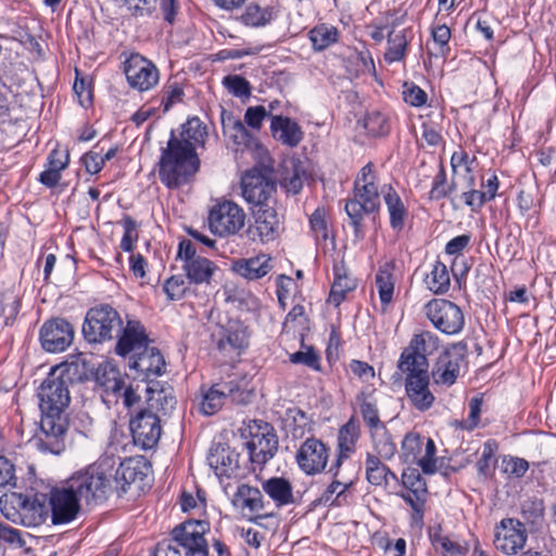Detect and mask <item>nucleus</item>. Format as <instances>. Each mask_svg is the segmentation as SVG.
<instances>
[{
    "label": "nucleus",
    "instance_id": "obj_31",
    "mask_svg": "<svg viewBox=\"0 0 556 556\" xmlns=\"http://www.w3.org/2000/svg\"><path fill=\"white\" fill-rule=\"evenodd\" d=\"M146 475L140 469V462L128 458L119 464L115 471L114 483L117 495L126 493L131 484L142 482Z\"/></svg>",
    "mask_w": 556,
    "mask_h": 556
},
{
    "label": "nucleus",
    "instance_id": "obj_16",
    "mask_svg": "<svg viewBox=\"0 0 556 556\" xmlns=\"http://www.w3.org/2000/svg\"><path fill=\"white\" fill-rule=\"evenodd\" d=\"M248 327L239 320H230L222 327L216 338L217 350L233 359L239 357L249 346Z\"/></svg>",
    "mask_w": 556,
    "mask_h": 556
},
{
    "label": "nucleus",
    "instance_id": "obj_48",
    "mask_svg": "<svg viewBox=\"0 0 556 556\" xmlns=\"http://www.w3.org/2000/svg\"><path fill=\"white\" fill-rule=\"evenodd\" d=\"M439 343L440 340L438 336L431 331H424L415 334L409 341V345L413 346V350L417 354L424 355L425 358L433 354L439 349Z\"/></svg>",
    "mask_w": 556,
    "mask_h": 556
},
{
    "label": "nucleus",
    "instance_id": "obj_53",
    "mask_svg": "<svg viewBox=\"0 0 556 556\" xmlns=\"http://www.w3.org/2000/svg\"><path fill=\"white\" fill-rule=\"evenodd\" d=\"M521 515L531 525H539L544 516V502L538 497H528L521 503Z\"/></svg>",
    "mask_w": 556,
    "mask_h": 556
},
{
    "label": "nucleus",
    "instance_id": "obj_58",
    "mask_svg": "<svg viewBox=\"0 0 556 556\" xmlns=\"http://www.w3.org/2000/svg\"><path fill=\"white\" fill-rule=\"evenodd\" d=\"M223 86L235 97L248 98L251 96L250 83L240 75H227L223 79Z\"/></svg>",
    "mask_w": 556,
    "mask_h": 556
},
{
    "label": "nucleus",
    "instance_id": "obj_23",
    "mask_svg": "<svg viewBox=\"0 0 556 556\" xmlns=\"http://www.w3.org/2000/svg\"><path fill=\"white\" fill-rule=\"evenodd\" d=\"M94 380L97 386L103 390L104 402H117V395L124 388L125 377L113 364L110 362L100 364L96 370Z\"/></svg>",
    "mask_w": 556,
    "mask_h": 556
},
{
    "label": "nucleus",
    "instance_id": "obj_24",
    "mask_svg": "<svg viewBox=\"0 0 556 556\" xmlns=\"http://www.w3.org/2000/svg\"><path fill=\"white\" fill-rule=\"evenodd\" d=\"M129 367L139 372L138 377L148 381L163 374L165 361L156 348L146 346L132 356Z\"/></svg>",
    "mask_w": 556,
    "mask_h": 556
},
{
    "label": "nucleus",
    "instance_id": "obj_50",
    "mask_svg": "<svg viewBox=\"0 0 556 556\" xmlns=\"http://www.w3.org/2000/svg\"><path fill=\"white\" fill-rule=\"evenodd\" d=\"M497 443L494 440H488L482 446L481 456L477 462V470L484 478L491 476L496 465Z\"/></svg>",
    "mask_w": 556,
    "mask_h": 556
},
{
    "label": "nucleus",
    "instance_id": "obj_46",
    "mask_svg": "<svg viewBox=\"0 0 556 556\" xmlns=\"http://www.w3.org/2000/svg\"><path fill=\"white\" fill-rule=\"evenodd\" d=\"M425 437L417 432L407 433L402 441L401 457L405 463L417 464L421 459Z\"/></svg>",
    "mask_w": 556,
    "mask_h": 556
},
{
    "label": "nucleus",
    "instance_id": "obj_14",
    "mask_svg": "<svg viewBox=\"0 0 556 556\" xmlns=\"http://www.w3.org/2000/svg\"><path fill=\"white\" fill-rule=\"evenodd\" d=\"M329 452V447L321 440L308 438L300 445L295 459L305 475L315 476L325 470Z\"/></svg>",
    "mask_w": 556,
    "mask_h": 556
},
{
    "label": "nucleus",
    "instance_id": "obj_12",
    "mask_svg": "<svg viewBox=\"0 0 556 556\" xmlns=\"http://www.w3.org/2000/svg\"><path fill=\"white\" fill-rule=\"evenodd\" d=\"M134 441L143 450L154 447L162 434L161 417L150 408L140 409L130 420Z\"/></svg>",
    "mask_w": 556,
    "mask_h": 556
},
{
    "label": "nucleus",
    "instance_id": "obj_42",
    "mask_svg": "<svg viewBox=\"0 0 556 556\" xmlns=\"http://www.w3.org/2000/svg\"><path fill=\"white\" fill-rule=\"evenodd\" d=\"M275 18L274 9L270 7L262 8L258 4H249L239 20L249 27H263Z\"/></svg>",
    "mask_w": 556,
    "mask_h": 556
},
{
    "label": "nucleus",
    "instance_id": "obj_22",
    "mask_svg": "<svg viewBox=\"0 0 556 556\" xmlns=\"http://www.w3.org/2000/svg\"><path fill=\"white\" fill-rule=\"evenodd\" d=\"M115 352L117 355L126 356L129 353L137 354L148 346V336L142 324L138 320H127L126 326L122 325V331L117 337Z\"/></svg>",
    "mask_w": 556,
    "mask_h": 556
},
{
    "label": "nucleus",
    "instance_id": "obj_20",
    "mask_svg": "<svg viewBox=\"0 0 556 556\" xmlns=\"http://www.w3.org/2000/svg\"><path fill=\"white\" fill-rule=\"evenodd\" d=\"M232 505L244 518L253 522L266 516V514H262L265 503L261 490L249 484H240L237 488L232 497Z\"/></svg>",
    "mask_w": 556,
    "mask_h": 556
},
{
    "label": "nucleus",
    "instance_id": "obj_39",
    "mask_svg": "<svg viewBox=\"0 0 556 556\" xmlns=\"http://www.w3.org/2000/svg\"><path fill=\"white\" fill-rule=\"evenodd\" d=\"M394 265L392 263H386L381 266L376 274V286L379 293L380 302L383 306L389 305L392 302L394 293V278H393Z\"/></svg>",
    "mask_w": 556,
    "mask_h": 556
},
{
    "label": "nucleus",
    "instance_id": "obj_2",
    "mask_svg": "<svg viewBox=\"0 0 556 556\" xmlns=\"http://www.w3.org/2000/svg\"><path fill=\"white\" fill-rule=\"evenodd\" d=\"M207 136V127L199 117L188 118L179 136L174 130L170 132L159 162V177L167 188L180 187L199 170L197 149L204 147Z\"/></svg>",
    "mask_w": 556,
    "mask_h": 556
},
{
    "label": "nucleus",
    "instance_id": "obj_51",
    "mask_svg": "<svg viewBox=\"0 0 556 556\" xmlns=\"http://www.w3.org/2000/svg\"><path fill=\"white\" fill-rule=\"evenodd\" d=\"M389 48L384 53V59L389 63L399 62L405 55L407 39L402 31H391L388 37Z\"/></svg>",
    "mask_w": 556,
    "mask_h": 556
},
{
    "label": "nucleus",
    "instance_id": "obj_60",
    "mask_svg": "<svg viewBox=\"0 0 556 556\" xmlns=\"http://www.w3.org/2000/svg\"><path fill=\"white\" fill-rule=\"evenodd\" d=\"M425 448L422 447L419 467L426 475H432L437 471L435 444L431 438H425Z\"/></svg>",
    "mask_w": 556,
    "mask_h": 556
},
{
    "label": "nucleus",
    "instance_id": "obj_33",
    "mask_svg": "<svg viewBox=\"0 0 556 556\" xmlns=\"http://www.w3.org/2000/svg\"><path fill=\"white\" fill-rule=\"evenodd\" d=\"M333 276L328 302L339 306L344 301L346 293L356 288V280L350 276L343 262L334 264Z\"/></svg>",
    "mask_w": 556,
    "mask_h": 556
},
{
    "label": "nucleus",
    "instance_id": "obj_11",
    "mask_svg": "<svg viewBox=\"0 0 556 556\" xmlns=\"http://www.w3.org/2000/svg\"><path fill=\"white\" fill-rule=\"evenodd\" d=\"M75 329L65 318L54 317L40 328L39 340L42 349L49 353L64 352L74 341Z\"/></svg>",
    "mask_w": 556,
    "mask_h": 556
},
{
    "label": "nucleus",
    "instance_id": "obj_17",
    "mask_svg": "<svg viewBox=\"0 0 556 556\" xmlns=\"http://www.w3.org/2000/svg\"><path fill=\"white\" fill-rule=\"evenodd\" d=\"M281 222L274 207L262 206L254 212V224L250 225L247 235L252 241L267 243L276 240L281 231Z\"/></svg>",
    "mask_w": 556,
    "mask_h": 556
},
{
    "label": "nucleus",
    "instance_id": "obj_29",
    "mask_svg": "<svg viewBox=\"0 0 556 556\" xmlns=\"http://www.w3.org/2000/svg\"><path fill=\"white\" fill-rule=\"evenodd\" d=\"M270 132L275 140L289 148L299 146L304 137L300 125L282 115H270Z\"/></svg>",
    "mask_w": 556,
    "mask_h": 556
},
{
    "label": "nucleus",
    "instance_id": "obj_7",
    "mask_svg": "<svg viewBox=\"0 0 556 556\" xmlns=\"http://www.w3.org/2000/svg\"><path fill=\"white\" fill-rule=\"evenodd\" d=\"M43 500L49 498L53 525L67 523L79 513V496L70 481L68 486L50 489L48 494L40 493Z\"/></svg>",
    "mask_w": 556,
    "mask_h": 556
},
{
    "label": "nucleus",
    "instance_id": "obj_26",
    "mask_svg": "<svg viewBox=\"0 0 556 556\" xmlns=\"http://www.w3.org/2000/svg\"><path fill=\"white\" fill-rule=\"evenodd\" d=\"M2 516L14 522H23L22 514L35 511V498L22 492L5 493L0 497Z\"/></svg>",
    "mask_w": 556,
    "mask_h": 556
},
{
    "label": "nucleus",
    "instance_id": "obj_18",
    "mask_svg": "<svg viewBox=\"0 0 556 556\" xmlns=\"http://www.w3.org/2000/svg\"><path fill=\"white\" fill-rule=\"evenodd\" d=\"M528 534L522 522L514 518L503 519L494 538L495 547L506 555H515L527 541Z\"/></svg>",
    "mask_w": 556,
    "mask_h": 556
},
{
    "label": "nucleus",
    "instance_id": "obj_59",
    "mask_svg": "<svg viewBox=\"0 0 556 556\" xmlns=\"http://www.w3.org/2000/svg\"><path fill=\"white\" fill-rule=\"evenodd\" d=\"M403 485L417 494L428 493L427 483L416 468H407L402 473Z\"/></svg>",
    "mask_w": 556,
    "mask_h": 556
},
{
    "label": "nucleus",
    "instance_id": "obj_28",
    "mask_svg": "<svg viewBox=\"0 0 556 556\" xmlns=\"http://www.w3.org/2000/svg\"><path fill=\"white\" fill-rule=\"evenodd\" d=\"M208 466L218 477L236 478L239 476V454L229 447L216 446L207 456Z\"/></svg>",
    "mask_w": 556,
    "mask_h": 556
},
{
    "label": "nucleus",
    "instance_id": "obj_52",
    "mask_svg": "<svg viewBox=\"0 0 556 556\" xmlns=\"http://www.w3.org/2000/svg\"><path fill=\"white\" fill-rule=\"evenodd\" d=\"M476 179L473 175L466 177L467 191L462 193L464 203L470 207L472 212H478L488 201L483 191L475 189Z\"/></svg>",
    "mask_w": 556,
    "mask_h": 556
},
{
    "label": "nucleus",
    "instance_id": "obj_41",
    "mask_svg": "<svg viewBox=\"0 0 556 556\" xmlns=\"http://www.w3.org/2000/svg\"><path fill=\"white\" fill-rule=\"evenodd\" d=\"M285 428L294 439H301L311 430V418L301 408H290L286 414Z\"/></svg>",
    "mask_w": 556,
    "mask_h": 556
},
{
    "label": "nucleus",
    "instance_id": "obj_8",
    "mask_svg": "<svg viewBox=\"0 0 556 556\" xmlns=\"http://www.w3.org/2000/svg\"><path fill=\"white\" fill-rule=\"evenodd\" d=\"M466 350V344L459 342L439 355L431 369V378L434 384L448 388L456 382Z\"/></svg>",
    "mask_w": 556,
    "mask_h": 556
},
{
    "label": "nucleus",
    "instance_id": "obj_32",
    "mask_svg": "<svg viewBox=\"0 0 556 556\" xmlns=\"http://www.w3.org/2000/svg\"><path fill=\"white\" fill-rule=\"evenodd\" d=\"M262 489L273 500L276 507H283L295 503L292 484L286 478L271 477L264 480Z\"/></svg>",
    "mask_w": 556,
    "mask_h": 556
},
{
    "label": "nucleus",
    "instance_id": "obj_38",
    "mask_svg": "<svg viewBox=\"0 0 556 556\" xmlns=\"http://www.w3.org/2000/svg\"><path fill=\"white\" fill-rule=\"evenodd\" d=\"M146 391L149 393L148 408L152 412L160 416H167L175 409L177 401L170 391L155 390L151 387H147Z\"/></svg>",
    "mask_w": 556,
    "mask_h": 556
},
{
    "label": "nucleus",
    "instance_id": "obj_55",
    "mask_svg": "<svg viewBox=\"0 0 556 556\" xmlns=\"http://www.w3.org/2000/svg\"><path fill=\"white\" fill-rule=\"evenodd\" d=\"M189 281L182 275H174L165 280L163 291L170 301L181 300L189 289Z\"/></svg>",
    "mask_w": 556,
    "mask_h": 556
},
{
    "label": "nucleus",
    "instance_id": "obj_40",
    "mask_svg": "<svg viewBox=\"0 0 556 556\" xmlns=\"http://www.w3.org/2000/svg\"><path fill=\"white\" fill-rule=\"evenodd\" d=\"M369 432L377 456L390 460L396 453V444L393 442L386 425Z\"/></svg>",
    "mask_w": 556,
    "mask_h": 556
},
{
    "label": "nucleus",
    "instance_id": "obj_36",
    "mask_svg": "<svg viewBox=\"0 0 556 556\" xmlns=\"http://www.w3.org/2000/svg\"><path fill=\"white\" fill-rule=\"evenodd\" d=\"M359 437V422L352 416L349 421L339 429L337 451H340L341 457H351L352 454H354Z\"/></svg>",
    "mask_w": 556,
    "mask_h": 556
},
{
    "label": "nucleus",
    "instance_id": "obj_6",
    "mask_svg": "<svg viewBox=\"0 0 556 556\" xmlns=\"http://www.w3.org/2000/svg\"><path fill=\"white\" fill-rule=\"evenodd\" d=\"M425 313L431 324L445 334L459 333L465 325L463 311L445 299H433L425 306Z\"/></svg>",
    "mask_w": 556,
    "mask_h": 556
},
{
    "label": "nucleus",
    "instance_id": "obj_1",
    "mask_svg": "<svg viewBox=\"0 0 556 556\" xmlns=\"http://www.w3.org/2000/svg\"><path fill=\"white\" fill-rule=\"evenodd\" d=\"M66 370V364L53 366L40 386L41 419L37 447L43 454L60 456L66 448L68 420L64 409L71 401L67 388L71 379Z\"/></svg>",
    "mask_w": 556,
    "mask_h": 556
},
{
    "label": "nucleus",
    "instance_id": "obj_63",
    "mask_svg": "<svg viewBox=\"0 0 556 556\" xmlns=\"http://www.w3.org/2000/svg\"><path fill=\"white\" fill-rule=\"evenodd\" d=\"M432 39L434 45L437 46L435 55L445 56L448 52V42L451 39V30L450 28L443 24L433 26L431 29Z\"/></svg>",
    "mask_w": 556,
    "mask_h": 556
},
{
    "label": "nucleus",
    "instance_id": "obj_61",
    "mask_svg": "<svg viewBox=\"0 0 556 556\" xmlns=\"http://www.w3.org/2000/svg\"><path fill=\"white\" fill-rule=\"evenodd\" d=\"M447 177L443 164H440L439 172L433 178L432 187L429 192L431 201H439L448 197Z\"/></svg>",
    "mask_w": 556,
    "mask_h": 556
},
{
    "label": "nucleus",
    "instance_id": "obj_43",
    "mask_svg": "<svg viewBox=\"0 0 556 556\" xmlns=\"http://www.w3.org/2000/svg\"><path fill=\"white\" fill-rule=\"evenodd\" d=\"M428 289L434 294H444L451 287L450 273L446 265L435 261L430 274L426 278Z\"/></svg>",
    "mask_w": 556,
    "mask_h": 556
},
{
    "label": "nucleus",
    "instance_id": "obj_47",
    "mask_svg": "<svg viewBox=\"0 0 556 556\" xmlns=\"http://www.w3.org/2000/svg\"><path fill=\"white\" fill-rule=\"evenodd\" d=\"M309 39L315 50H324L338 40V29L334 26L320 24L309 31Z\"/></svg>",
    "mask_w": 556,
    "mask_h": 556
},
{
    "label": "nucleus",
    "instance_id": "obj_35",
    "mask_svg": "<svg viewBox=\"0 0 556 556\" xmlns=\"http://www.w3.org/2000/svg\"><path fill=\"white\" fill-rule=\"evenodd\" d=\"M397 369L405 374V378L413 376H429V363L424 355L417 354L409 344L402 351L397 361Z\"/></svg>",
    "mask_w": 556,
    "mask_h": 556
},
{
    "label": "nucleus",
    "instance_id": "obj_15",
    "mask_svg": "<svg viewBox=\"0 0 556 556\" xmlns=\"http://www.w3.org/2000/svg\"><path fill=\"white\" fill-rule=\"evenodd\" d=\"M241 190L248 203L262 207L267 205L266 202L276 191V184L271 177L254 168L243 175Z\"/></svg>",
    "mask_w": 556,
    "mask_h": 556
},
{
    "label": "nucleus",
    "instance_id": "obj_9",
    "mask_svg": "<svg viewBox=\"0 0 556 556\" xmlns=\"http://www.w3.org/2000/svg\"><path fill=\"white\" fill-rule=\"evenodd\" d=\"M248 396L249 394L237 380L217 382L203 393L201 410L205 415H214L222 408L226 400L242 404L247 402Z\"/></svg>",
    "mask_w": 556,
    "mask_h": 556
},
{
    "label": "nucleus",
    "instance_id": "obj_5",
    "mask_svg": "<svg viewBox=\"0 0 556 556\" xmlns=\"http://www.w3.org/2000/svg\"><path fill=\"white\" fill-rule=\"evenodd\" d=\"M210 526L204 520H187L176 526L170 532L172 544L185 556H208L205 533Z\"/></svg>",
    "mask_w": 556,
    "mask_h": 556
},
{
    "label": "nucleus",
    "instance_id": "obj_64",
    "mask_svg": "<svg viewBox=\"0 0 556 556\" xmlns=\"http://www.w3.org/2000/svg\"><path fill=\"white\" fill-rule=\"evenodd\" d=\"M403 99L404 101L415 108L422 106L426 104L428 96L417 85L413 83H405L403 85Z\"/></svg>",
    "mask_w": 556,
    "mask_h": 556
},
{
    "label": "nucleus",
    "instance_id": "obj_10",
    "mask_svg": "<svg viewBox=\"0 0 556 556\" xmlns=\"http://www.w3.org/2000/svg\"><path fill=\"white\" fill-rule=\"evenodd\" d=\"M245 214L242 208L231 201L216 204L210 212L211 230L218 236L237 233L244 225Z\"/></svg>",
    "mask_w": 556,
    "mask_h": 556
},
{
    "label": "nucleus",
    "instance_id": "obj_56",
    "mask_svg": "<svg viewBox=\"0 0 556 556\" xmlns=\"http://www.w3.org/2000/svg\"><path fill=\"white\" fill-rule=\"evenodd\" d=\"M350 486L351 483L341 482L333 478L332 482L323 492L319 501L330 506H340V498L344 496Z\"/></svg>",
    "mask_w": 556,
    "mask_h": 556
},
{
    "label": "nucleus",
    "instance_id": "obj_57",
    "mask_svg": "<svg viewBox=\"0 0 556 556\" xmlns=\"http://www.w3.org/2000/svg\"><path fill=\"white\" fill-rule=\"evenodd\" d=\"M311 229L315 239L319 241H327L330 238L328 224L326 220V211L323 207H317L309 218Z\"/></svg>",
    "mask_w": 556,
    "mask_h": 556
},
{
    "label": "nucleus",
    "instance_id": "obj_21",
    "mask_svg": "<svg viewBox=\"0 0 556 556\" xmlns=\"http://www.w3.org/2000/svg\"><path fill=\"white\" fill-rule=\"evenodd\" d=\"M71 482L75 488L79 500L90 502H102L108 497L110 481L103 473H84L72 478Z\"/></svg>",
    "mask_w": 556,
    "mask_h": 556
},
{
    "label": "nucleus",
    "instance_id": "obj_34",
    "mask_svg": "<svg viewBox=\"0 0 556 556\" xmlns=\"http://www.w3.org/2000/svg\"><path fill=\"white\" fill-rule=\"evenodd\" d=\"M383 200L390 217V226L395 231H401L405 226L408 212L399 193L391 187L384 185L381 188Z\"/></svg>",
    "mask_w": 556,
    "mask_h": 556
},
{
    "label": "nucleus",
    "instance_id": "obj_3",
    "mask_svg": "<svg viewBox=\"0 0 556 556\" xmlns=\"http://www.w3.org/2000/svg\"><path fill=\"white\" fill-rule=\"evenodd\" d=\"M380 206V191L375 165L368 162L362 167L354 181L353 197L345 203L344 211L356 237L363 236L362 225L365 215Z\"/></svg>",
    "mask_w": 556,
    "mask_h": 556
},
{
    "label": "nucleus",
    "instance_id": "obj_27",
    "mask_svg": "<svg viewBox=\"0 0 556 556\" xmlns=\"http://www.w3.org/2000/svg\"><path fill=\"white\" fill-rule=\"evenodd\" d=\"M429 376L405 378V392L410 404L419 412L430 409L435 401L429 388Z\"/></svg>",
    "mask_w": 556,
    "mask_h": 556
},
{
    "label": "nucleus",
    "instance_id": "obj_45",
    "mask_svg": "<svg viewBox=\"0 0 556 556\" xmlns=\"http://www.w3.org/2000/svg\"><path fill=\"white\" fill-rule=\"evenodd\" d=\"M364 127L372 137H383L391 131L390 116L381 111L372 110L364 117Z\"/></svg>",
    "mask_w": 556,
    "mask_h": 556
},
{
    "label": "nucleus",
    "instance_id": "obj_13",
    "mask_svg": "<svg viewBox=\"0 0 556 556\" xmlns=\"http://www.w3.org/2000/svg\"><path fill=\"white\" fill-rule=\"evenodd\" d=\"M124 73L129 86L139 91H148L159 83V70L148 59L138 53L131 54L124 63Z\"/></svg>",
    "mask_w": 556,
    "mask_h": 556
},
{
    "label": "nucleus",
    "instance_id": "obj_4",
    "mask_svg": "<svg viewBox=\"0 0 556 556\" xmlns=\"http://www.w3.org/2000/svg\"><path fill=\"white\" fill-rule=\"evenodd\" d=\"M123 319L110 304H99L87 311L83 324V336L89 343H103L117 338Z\"/></svg>",
    "mask_w": 556,
    "mask_h": 556
},
{
    "label": "nucleus",
    "instance_id": "obj_19",
    "mask_svg": "<svg viewBox=\"0 0 556 556\" xmlns=\"http://www.w3.org/2000/svg\"><path fill=\"white\" fill-rule=\"evenodd\" d=\"M247 448L251 462L263 466L275 456L278 450V438L273 428L265 424L256 432L251 433V439L247 442Z\"/></svg>",
    "mask_w": 556,
    "mask_h": 556
},
{
    "label": "nucleus",
    "instance_id": "obj_37",
    "mask_svg": "<svg viewBox=\"0 0 556 556\" xmlns=\"http://www.w3.org/2000/svg\"><path fill=\"white\" fill-rule=\"evenodd\" d=\"M224 132L232 140L237 151L252 148L255 144L253 135L245 128L240 119H229L223 122Z\"/></svg>",
    "mask_w": 556,
    "mask_h": 556
},
{
    "label": "nucleus",
    "instance_id": "obj_44",
    "mask_svg": "<svg viewBox=\"0 0 556 556\" xmlns=\"http://www.w3.org/2000/svg\"><path fill=\"white\" fill-rule=\"evenodd\" d=\"M356 400L359 404V413L362 418L369 431L384 426V424L380 420L377 403L372 400L370 394L362 392L357 395Z\"/></svg>",
    "mask_w": 556,
    "mask_h": 556
},
{
    "label": "nucleus",
    "instance_id": "obj_54",
    "mask_svg": "<svg viewBox=\"0 0 556 556\" xmlns=\"http://www.w3.org/2000/svg\"><path fill=\"white\" fill-rule=\"evenodd\" d=\"M400 496L410 506L413 510V522L416 525H422L428 493L419 495L415 492L408 491L406 493H401Z\"/></svg>",
    "mask_w": 556,
    "mask_h": 556
},
{
    "label": "nucleus",
    "instance_id": "obj_49",
    "mask_svg": "<svg viewBox=\"0 0 556 556\" xmlns=\"http://www.w3.org/2000/svg\"><path fill=\"white\" fill-rule=\"evenodd\" d=\"M366 479L372 485H383L386 483V472H388V466H386L381 458L375 454L367 453L366 460Z\"/></svg>",
    "mask_w": 556,
    "mask_h": 556
},
{
    "label": "nucleus",
    "instance_id": "obj_62",
    "mask_svg": "<svg viewBox=\"0 0 556 556\" xmlns=\"http://www.w3.org/2000/svg\"><path fill=\"white\" fill-rule=\"evenodd\" d=\"M122 225L124 228V235L121 240V249L125 252H131L134 250V243L138 239L137 223L130 216L126 215Z\"/></svg>",
    "mask_w": 556,
    "mask_h": 556
},
{
    "label": "nucleus",
    "instance_id": "obj_30",
    "mask_svg": "<svg viewBox=\"0 0 556 556\" xmlns=\"http://www.w3.org/2000/svg\"><path fill=\"white\" fill-rule=\"evenodd\" d=\"M181 267L191 285H210L218 270V266L204 256L184 263Z\"/></svg>",
    "mask_w": 556,
    "mask_h": 556
},
{
    "label": "nucleus",
    "instance_id": "obj_25",
    "mask_svg": "<svg viewBox=\"0 0 556 556\" xmlns=\"http://www.w3.org/2000/svg\"><path fill=\"white\" fill-rule=\"evenodd\" d=\"M273 268V258L264 253L231 262V270L247 280H258L269 274Z\"/></svg>",
    "mask_w": 556,
    "mask_h": 556
}]
</instances>
